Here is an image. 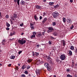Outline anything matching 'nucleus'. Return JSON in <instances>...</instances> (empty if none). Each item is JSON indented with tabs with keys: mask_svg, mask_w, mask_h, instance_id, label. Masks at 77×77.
Wrapping results in <instances>:
<instances>
[{
	"mask_svg": "<svg viewBox=\"0 0 77 77\" xmlns=\"http://www.w3.org/2000/svg\"><path fill=\"white\" fill-rule=\"evenodd\" d=\"M52 15L54 18H57L59 16V13L56 11H55L52 13Z\"/></svg>",
	"mask_w": 77,
	"mask_h": 77,
	"instance_id": "obj_1",
	"label": "nucleus"
},
{
	"mask_svg": "<svg viewBox=\"0 0 77 77\" xmlns=\"http://www.w3.org/2000/svg\"><path fill=\"white\" fill-rule=\"evenodd\" d=\"M18 42H19V44H20L21 45H23V44H25V43L26 42V41L22 39L21 40H19Z\"/></svg>",
	"mask_w": 77,
	"mask_h": 77,
	"instance_id": "obj_2",
	"label": "nucleus"
},
{
	"mask_svg": "<svg viewBox=\"0 0 77 77\" xmlns=\"http://www.w3.org/2000/svg\"><path fill=\"white\" fill-rule=\"evenodd\" d=\"M43 63V61H41V60H37L35 62V63L36 65H41V64L42 63Z\"/></svg>",
	"mask_w": 77,
	"mask_h": 77,
	"instance_id": "obj_3",
	"label": "nucleus"
},
{
	"mask_svg": "<svg viewBox=\"0 0 77 77\" xmlns=\"http://www.w3.org/2000/svg\"><path fill=\"white\" fill-rule=\"evenodd\" d=\"M54 29L52 27H49L48 28V30L47 31V32L48 33L51 32Z\"/></svg>",
	"mask_w": 77,
	"mask_h": 77,
	"instance_id": "obj_4",
	"label": "nucleus"
},
{
	"mask_svg": "<svg viewBox=\"0 0 77 77\" xmlns=\"http://www.w3.org/2000/svg\"><path fill=\"white\" fill-rule=\"evenodd\" d=\"M66 58V57L64 54H62L60 56V59L61 60H64Z\"/></svg>",
	"mask_w": 77,
	"mask_h": 77,
	"instance_id": "obj_5",
	"label": "nucleus"
},
{
	"mask_svg": "<svg viewBox=\"0 0 77 77\" xmlns=\"http://www.w3.org/2000/svg\"><path fill=\"white\" fill-rule=\"evenodd\" d=\"M66 20L67 23H71L72 22V20H71V19L69 18H68Z\"/></svg>",
	"mask_w": 77,
	"mask_h": 77,
	"instance_id": "obj_6",
	"label": "nucleus"
},
{
	"mask_svg": "<svg viewBox=\"0 0 77 77\" xmlns=\"http://www.w3.org/2000/svg\"><path fill=\"white\" fill-rule=\"evenodd\" d=\"M47 61L49 62H51V60H52V59L51 58V57H48L47 59H46Z\"/></svg>",
	"mask_w": 77,
	"mask_h": 77,
	"instance_id": "obj_7",
	"label": "nucleus"
},
{
	"mask_svg": "<svg viewBox=\"0 0 77 77\" xmlns=\"http://www.w3.org/2000/svg\"><path fill=\"white\" fill-rule=\"evenodd\" d=\"M47 20V17L44 18L42 22L43 24H44L46 22Z\"/></svg>",
	"mask_w": 77,
	"mask_h": 77,
	"instance_id": "obj_8",
	"label": "nucleus"
},
{
	"mask_svg": "<svg viewBox=\"0 0 77 77\" xmlns=\"http://www.w3.org/2000/svg\"><path fill=\"white\" fill-rule=\"evenodd\" d=\"M15 35V32H13L10 33V36H12L13 35Z\"/></svg>",
	"mask_w": 77,
	"mask_h": 77,
	"instance_id": "obj_9",
	"label": "nucleus"
},
{
	"mask_svg": "<svg viewBox=\"0 0 77 77\" xmlns=\"http://www.w3.org/2000/svg\"><path fill=\"white\" fill-rule=\"evenodd\" d=\"M35 8L37 9H40L41 8V6L38 5H36Z\"/></svg>",
	"mask_w": 77,
	"mask_h": 77,
	"instance_id": "obj_10",
	"label": "nucleus"
},
{
	"mask_svg": "<svg viewBox=\"0 0 77 77\" xmlns=\"http://www.w3.org/2000/svg\"><path fill=\"white\" fill-rule=\"evenodd\" d=\"M62 43H63V45L64 47H65V45H66V42L65 41V40H63L62 41Z\"/></svg>",
	"mask_w": 77,
	"mask_h": 77,
	"instance_id": "obj_11",
	"label": "nucleus"
},
{
	"mask_svg": "<svg viewBox=\"0 0 77 77\" xmlns=\"http://www.w3.org/2000/svg\"><path fill=\"white\" fill-rule=\"evenodd\" d=\"M34 18L36 21H38V17L36 16V15H35L34 16Z\"/></svg>",
	"mask_w": 77,
	"mask_h": 77,
	"instance_id": "obj_12",
	"label": "nucleus"
},
{
	"mask_svg": "<svg viewBox=\"0 0 77 77\" xmlns=\"http://www.w3.org/2000/svg\"><path fill=\"white\" fill-rule=\"evenodd\" d=\"M53 35H54V36H57L58 35V33L57 32H54L53 33Z\"/></svg>",
	"mask_w": 77,
	"mask_h": 77,
	"instance_id": "obj_13",
	"label": "nucleus"
},
{
	"mask_svg": "<svg viewBox=\"0 0 77 77\" xmlns=\"http://www.w3.org/2000/svg\"><path fill=\"white\" fill-rule=\"evenodd\" d=\"M26 68V65H23V66L22 67V69H24L25 68Z\"/></svg>",
	"mask_w": 77,
	"mask_h": 77,
	"instance_id": "obj_14",
	"label": "nucleus"
},
{
	"mask_svg": "<svg viewBox=\"0 0 77 77\" xmlns=\"http://www.w3.org/2000/svg\"><path fill=\"white\" fill-rule=\"evenodd\" d=\"M20 4L21 5H24V4H25V2L23 1H22L20 2Z\"/></svg>",
	"mask_w": 77,
	"mask_h": 77,
	"instance_id": "obj_15",
	"label": "nucleus"
},
{
	"mask_svg": "<svg viewBox=\"0 0 77 77\" xmlns=\"http://www.w3.org/2000/svg\"><path fill=\"white\" fill-rule=\"evenodd\" d=\"M15 56L12 55L11 56L10 59H15Z\"/></svg>",
	"mask_w": 77,
	"mask_h": 77,
	"instance_id": "obj_16",
	"label": "nucleus"
},
{
	"mask_svg": "<svg viewBox=\"0 0 77 77\" xmlns=\"http://www.w3.org/2000/svg\"><path fill=\"white\" fill-rule=\"evenodd\" d=\"M32 61V60L31 59H29L27 60V62L28 63H30Z\"/></svg>",
	"mask_w": 77,
	"mask_h": 77,
	"instance_id": "obj_17",
	"label": "nucleus"
},
{
	"mask_svg": "<svg viewBox=\"0 0 77 77\" xmlns=\"http://www.w3.org/2000/svg\"><path fill=\"white\" fill-rule=\"evenodd\" d=\"M44 65H45V67H46V68H47L48 66V63H45L44 64Z\"/></svg>",
	"mask_w": 77,
	"mask_h": 77,
	"instance_id": "obj_18",
	"label": "nucleus"
},
{
	"mask_svg": "<svg viewBox=\"0 0 77 77\" xmlns=\"http://www.w3.org/2000/svg\"><path fill=\"white\" fill-rule=\"evenodd\" d=\"M59 7V5H57L55 6H54V8H55V9H57V8H58Z\"/></svg>",
	"mask_w": 77,
	"mask_h": 77,
	"instance_id": "obj_19",
	"label": "nucleus"
},
{
	"mask_svg": "<svg viewBox=\"0 0 77 77\" xmlns=\"http://www.w3.org/2000/svg\"><path fill=\"white\" fill-rule=\"evenodd\" d=\"M47 68V69L48 71H50L51 69L50 66H48Z\"/></svg>",
	"mask_w": 77,
	"mask_h": 77,
	"instance_id": "obj_20",
	"label": "nucleus"
},
{
	"mask_svg": "<svg viewBox=\"0 0 77 77\" xmlns=\"http://www.w3.org/2000/svg\"><path fill=\"white\" fill-rule=\"evenodd\" d=\"M50 6H52L53 5H54V2H50L49 3Z\"/></svg>",
	"mask_w": 77,
	"mask_h": 77,
	"instance_id": "obj_21",
	"label": "nucleus"
},
{
	"mask_svg": "<svg viewBox=\"0 0 77 77\" xmlns=\"http://www.w3.org/2000/svg\"><path fill=\"white\" fill-rule=\"evenodd\" d=\"M69 54L70 56H71L72 54V52L71 51H69Z\"/></svg>",
	"mask_w": 77,
	"mask_h": 77,
	"instance_id": "obj_22",
	"label": "nucleus"
},
{
	"mask_svg": "<svg viewBox=\"0 0 77 77\" xmlns=\"http://www.w3.org/2000/svg\"><path fill=\"white\" fill-rule=\"evenodd\" d=\"M33 38H35V35H33L31 36V39H33Z\"/></svg>",
	"mask_w": 77,
	"mask_h": 77,
	"instance_id": "obj_23",
	"label": "nucleus"
},
{
	"mask_svg": "<svg viewBox=\"0 0 77 77\" xmlns=\"http://www.w3.org/2000/svg\"><path fill=\"white\" fill-rule=\"evenodd\" d=\"M10 20H15L14 17H13L11 16L10 17Z\"/></svg>",
	"mask_w": 77,
	"mask_h": 77,
	"instance_id": "obj_24",
	"label": "nucleus"
},
{
	"mask_svg": "<svg viewBox=\"0 0 77 77\" xmlns=\"http://www.w3.org/2000/svg\"><path fill=\"white\" fill-rule=\"evenodd\" d=\"M6 25L8 27H10V24H9V23H7L6 24Z\"/></svg>",
	"mask_w": 77,
	"mask_h": 77,
	"instance_id": "obj_25",
	"label": "nucleus"
},
{
	"mask_svg": "<svg viewBox=\"0 0 77 77\" xmlns=\"http://www.w3.org/2000/svg\"><path fill=\"white\" fill-rule=\"evenodd\" d=\"M74 46H71L70 47V49L71 50H73L74 49Z\"/></svg>",
	"mask_w": 77,
	"mask_h": 77,
	"instance_id": "obj_26",
	"label": "nucleus"
},
{
	"mask_svg": "<svg viewBox=\"0 0 77 77\" xmlns=\"http://www.w3.org/2000/svg\"><path fill=\"white\" fill-rule=\"evenodd\" d=\"M13 17L14 18H17V14H14L13 15Z\"/></svg>",
	"mask_w": 77,
	"mask_h": 77,
	"instance_id": "obj_27",
	"label": "nucleus"
},
{
	"mask_svg": "<svg viewBox=\"0 0 77 77\" xmlns=\"http://www.w3.org/2000/svg\"><path fill=\"white\" fill-rule=\"evenodd\" d=\"M56 22H54L52 23V25L53 26H56Z\"/></svg>",
	"mask_w": 77,
	"mask_h": 77,
	"instance_id": "obj_28",
	"label": "nucleus"
},
{
	"mask_svg": "<svg viewBox=\"0 0 77 77\" xmlns=\"http://www.w3.org/2000/svg\"><path fill=\"white\" fill-rule=\"evenodd\" d=\"M74 66V62H72V68H73Z\"/></svg>",
	"mask_w": 77,
	"mask_h": 77,
	"instance_id": "obj_29",
	"label": "nucleus"
},
{
	"mask_svg": "<svg viewBox=\"0 0 77 77\" xmlns=\"http://www.w3.org/2000/svg\"><path fill=\"white\" fill-rule=\"evenodd\" d=\"M20 0H17V3L19 5H20Z\"/></svg>",
	"mask_w": 77,
	"mask_h": 77,
	"instance_id": "obj_30",
	"label": "nucleus"
},
{
	"mask_svg": "<svg viewBox=\"0 0 77 77\" xmlns=\"http://www.w3.org/2000/svg\"><path fill=\"white\" fill-rule=\"evenodd\" d=\"M66 77H72V76L70 75H67V76Z\"/></svg>",
	"mask_w": 77,
	"mask_h": 77,
	"instance_id": "obj_31",
	"label": "nucleus"
},
{
	"mask_svg": "<svg viewBox=\"0 0 77 77\" xmlns=\"http://www.w3.org/2000/svg\"><path fill=\"white\" fill-rule=\"evenodd\" d=\"M63 23H65V22H66V19H65V18H63Z\"/></svg>",
	"mask_w": 77,
	"mask_h": 77,
	"instance_id": "obj_32",
	"label": "nucleus"
},
{
	"mask_svg": "<svg viewBox=\"0 0 77 77\" xmlns=\"http://www.w3.org/2000/svg\"><path fill=\"white\" fill-rule=\"evenodd\" d=\"M39 54L38 53H37L36 52H35V55L36 56H37L39 55Z\"/></svg>",
	"mask_w": 77,
	"mask_h": 77,
	"instance_id": "obj_33",
	"label": "nucleus"
},
{
	"mask_svg": "<svg viewBox=\"0 0 77 77\" xmlns=\"http://www.w3.org/2000/svg\"><path fill=\"white\" fill-rule=\"evenodd\" d=\"M38 35L39 36V37H40L41 36H42V34H41V32H40L38 33Z\"/></svg>",
	"mask_w": 77,
	"mask_h": 77,
	"instance_id": "obj_34",
	"label": "nucleus"
},
{
	"mask_svg": "<svg viewBox=\"0 0 77 77\" xmlns=\"http://www.w3.org/2000/svg\"><path fill=\"white\" fill-rule=\"evenodd\" d=\"M31 28L32 29V30H34L35 28H34V26H31Z\"/></svg>",
	"mask_w": 77,
	"mask_h": 77,
	"instance_id": "obj_35",
	"label": "nucleus"
},
{
	"mask_svg": "<svg viewBox=\"0 0 77 77\" xmlns=\"http://www.w3.org/2000/svg\"><path fill=\"white\" fill-rule=\"evenodd\" d=\"M24 73L26 74H28V72H27V71L26 70L24 72Z\"/></svg>",
	"mask_w": 77,
	"mask_h": 77,
	"instance_id": "obj_36",
	"label": "nucleus"
},
{
	"mask_svg": "<svg viewBox=\"0 0 77 77\" xmlns=\"http://www.w3.org/2000/svg\"><path fill=\"white\" fill-rule=\"evenodd\" d=\"M50 38L52 39H55V38L53 37V36H51Z\"/></svg>",
	"mask_w": 77,
	"mask_h": 77,
	"instance_id": "obj_37",
	"label": "nucleus"
},
{
	"mask_svg": "<svg viewBox=\"0 0 77 77\" xmlns=\"http://www.w3.org/2000/svg\"><path fill=\"white\" fill-rule=\"evenodd\" d=\"M14 39H15V38H14L10 39V41H13V40H14Z\"/></svg>",
	"mask_w": 77,
	"mask_h": 77,
	"instance_id": "obj_38",
	"label": "nucleus"
},
{
	"mask_svg": "<svg viewBox=\"0 0 77 77\" xmlns=\"http://www.w3.org/2000/svg\"><path fill=\"white\" fill-rule=\"evenodd\" d=\"M26 77V76L24 74H22L21 75V77Z\"/></svg>",
	"mask_w": 77,
	"mask_h": 77,
	"instance_id": "obj_39",
	"label": "nucleus"
},
{
	"mask_svg": "<svg viewBox=\"0 0 77 77\" xmlns=\"http://www.w3.org/2000/svg\"><path fill=\"white\" fill-rule=\"evenodd\" d=\"M5 17H6V18H9V15H7Z\"/></svg>",
	"mask_w": 77,
	"mask_h": 77,
	"instance_id": "obj_40",
	"label": "nucleus"
},
{
	"mask_svg": "<svg viewBox=\"0 0 77 77\" xmlns=\"http://www.w3.org/2000/svg\"><path fill=\"white\" fill-rule=\"evenodd\" d=\"M30 68V66H28L27 67V69H29V68Z\"/></svg>",
	"mask_w": 77,
	"mask_h": 77,
	"instance_id": "obj_41",
	"label": "nucleus"
},
{
	"mask_svg": "<svg viewBox=\"0 0 77 77\" xmlns=\"http://www.w3.org/2000/svg\"><path fill=\"white\" fill-rule=\"evenodd\" d=\"M44 32H42V35H45V31H44Z\"/></svg>",
	"mask_w": 77,
	"mask_h": 77,
	"instance_id": "obj_42",
	"label": "nucleus"
},
{
	"mask_svg": "<svg viewBox=\"0 0 77 77\" xmlns=\"http://www.w3.org/2000/svg\"><path fill=\"white\" fill-rule=\"evenodd\" d=\"M40 45L38 44L36 45V47H37V48H39V47Z\"/></svg>",
	"mask_w": 77,
	"mask_h": 77,
	"instance_id": "obj_43",
	"label": "nucleus"
},
{
	"mask_svg": "<svg viewBox=\"0 0 77 77\" xmlns=\"http://www.w3.org/2000/svg\"><path fill=\"white\" fill-rule=\"evenodd\" d=\"M8 67H10V66H12V64H9L8 65Z\"/></svg>",
	"mask_w": 77,
	"mask_h": 77,
	"instance_id": "obj_44",
	"label": "nucleus"
},
{
	"mask_svg": "<svg viewBox=\"0 0 77 77\" xmlns=\"http://www.w3.org/2000/svg\"><path fill=\"white\" fill-rule=\"evenodd\" d=\"M74 28V26L72 25L70 27L71 29H72L73 28Z\"/></svg>",
	"mask_w": 77,
	"mask_h": 77,
	"instance_id": "obj_45",
	"label": "nucleus"
},
{
	"mask_svg": "<svg viewBox=\"0 0 77 77\" xmlns=\"http://www.w3.org/2000/svg\"><path fill=\"white\" fill-rule=\"evenodd\" d=\"M36 73H37V74H38H38H39V70H37V71H36Z\"/></svg>",
	"mask_w": 77,
	"mask_h": 77,
	"instance_id": "obj_46",
	"label": "nucleus"
},
{
	"mask_svg": "<svg viewBox=\"0 0 77 77\" xmlns=\"http://www.w3.org/2000/svg\"><path fill=\"white\" fill-rule=\"evenodd\" d=\"M42 16H40L39 17V20H42Z\"/></svg>",
	"mask_w": 77,
	"mask_h": 77,
	"instance_id": "obj_47",
	"label": "nucleus"
},
{
	"mask_svg": "<svg viewBox=\"0 0 77 77\" xmlns=\"http://www.w3.org/2000/svg\"><path fill=\"white\" fill-rule=\"evenodd\" d=\"M33 35H36V32H33Z\"/></svg>",
	"mask_w": 77,
	"mask_h": 77,
	"instance_id": "obj_48",
	"label": "nucleus"
},
{
	"mask_svg": "<svg viewBox=\"0 0 77 77\" xmlns=\"http://www.w3.org/2000/svg\"><path fill=\"white\" fill-rule=\"evenodd\" d=\"M48 43L49 44H50V45H51V44H52V43L51 42V41H49L48 42Z\"/></svg>",
	"mask_w": 77,
	"mask_h": 77,
	"instance_id": "obj_49",
	"label": "nucleus"
},
{
	"mask_svg": "<svg viewBox=\"0 0 77 77\" xmlns=\"http://www.w3.org/2000/svg\"><path fill=\"white\" fill-rule=\"evenodd\" d=\"M22 53V51H19L18 52V54H21V53Z\"/></svg>",
	"mask_w": 77,
	"mask_h": 77,
	"instance_id": "obj_50",
	"label": "nucleus"
},
{
	"mask_svg": "<svg viewBox=\"0 0 77 77\" xmlns=\"http://www.w3.org/2000/svg\"><path fill=\"white\" fill-rule=\"evenodd\" d=\"M5 42H6V40L5 39L3 40H2V42H5Z\"/></svg>",
	"mask_w": 77,
	"mask_h": 77,
	"instance_id": "obj_51",
	"label": "nucleus"
},
{
	"mask_svg": "<svg viewBox=\"0 0 77 77\" xmlns=\"http://www.w3.org/2000/svg\"><path fill=\"white\" fill-rule=\"evenodd\" d=\"M2 13L0 12V18H2Z\"/></svg>",
	"mask_w": 77,
	"mask_h": 77,
	"instance_id": "obj_52",
	"label": "nucleus"
},
{
	"mask_svg": "<svg viewBox=\"0 0 77 77\" xmlns=\"http://www.w3.org/2000/svg\"><path fill=\"white\" fill-rule=\"evenodd\" d=\"M32 56H35V53L33 52H32Z\"/></svg>",
	"mask_w": 77,
	"mask_h": 77,
	"instance_id": "obj_53",
	"label": "nucleus"
},
{
	"mask_svg": "<svg viewBox=\"0 0 77 77\" xmlns=\"http://www.w3.org/2000/svg\"><path fill=\"white\" fill-rule=\"evenodd\" d=\"M45 15H46V13L45 12H44L43 13V15L44 17V16H45Z\"/></svg>",
	"mask_w": 77,
	"mask_h": 77,
	"instance_id": "obj_54",
	"label": "nucleus"
},
{
	"mask_svg": "<svg viewBox=\"0 0 77 77\" xmlns=\"http://www.w3.org/2000/svg\"><path fill=\"white\" fill-rule=\"evenodd\" d=\"M20 26H23V23H22L20 25Z\"/></svg>",
	"mask_w": 77,
	"mask_h": 77,
	"instance_id": "obj_55",
	"label": "nucleus"
},
{
	"mask_svg": "<svg viewBox=\"0 0 77 77\" xmlns=\"http://www.w3.org/2000/svg\"><path fill=\"white\" fill-rule=\"evenodd\" d=\"M2 45H5V42H2Z\"/></svg>",
	"mask_w": 77,
	"mask_h": 77,
	"instance_id": "obj_56",
	"label": "nucleus"
},
{
	"mask_svg": "<svg viewBox=\"0 0 77 77\" xmlns=\"http://www.w3.org/2000/svg\"><path fill=\"white\" fill-rule=\"evenodd\" d=\"M18 69H19L18 66L16 67V70H18Z\"/></svg>",
	"mask_w": 77,
	"mask_h": 77,
	"instance_id": "obj_57",
	"label": "nucleus"
},
{
	"mask_svg": "<svg viewBox=\"0 0 77 77\" xmlns=\"http://www.w3.org/2000/svg\"><path fill=\"white\" fill-rule=\"evenodd\" d=\"M6 30H9V28H8V27H7L6 28Z\"/></svg>",
	"mask_w": 77,
	"mask_h": 77,
	"instance_id": "obj_58",
	"label": "nucleus"
},
{
	"mask_svg": "<svg viewBox=\"0 0 77 77\" xmlns=\"http://www.w3.org/2000/svg\"><path fill=\"white\" fill-rule=\"evenodd\" d=\"M56 62H59L60 60H59L57 59L56 60Z\"/></svg>",
	"mask_w": 77,
	"mask_h": 77,
	"instance_id": "obj_59",
	"label": "nucleus"
},
{
	"mask_svg": "<svg viewBox=\"0 0 77 77\" xmlns=\"http://www.w3.org/2000/svg\"><path fill=\"white\" fill-rule=\"evenodd\" d=\"M33 26V24H32V23L31 24H30V26Z\"/></svg>",
	"mask_w": 77,
	"mask_h": 77,
	"instance_id": "obj_60",
	"label": "nucleus"
},
{
	"mask_svg": "<svg viewBox=\"0 0 77 77\" xmlns=\"http://www.w3.org/2000/svg\"><path fill=\"white\" fill-rule=\"evenodd\" d=\"M70 2H71V3H72L73 2V0H70Z\"/></svg>",
	"mask_w": 77,
	"mask_h": 77,
	"instance_id": "obj_61",
	"label": "nucleus"
},
{
	"mask_svg": "<svg viewBox=\"0 0 77 77\" xmlns=\"http://www.w3.org/2000/svg\"><path fill=\"white\" fill-rule=\"evenodd\" d=\"M69 69H67V72H69Z\"/></svg>",
	"mask_w": 77,
	"mask_h": 77,
	"instance_id": "obj_62",
	"label": "nucleus"
},
{
	"mask_svg": "<svg viewBox=\"0 0 77 77\" xmlns=\"http://www.w3.org/2000/svg\"><path fill=\"white\" fill-rule=\"evenodd\" d=\"M17 0H14V2H17Z\"/></svg>",
	"mask_w": 77,
	"mask_h": 77,
	"instance_id": "obj_63",
	"label": "nucleus"
},
{
	"mask_svg": "<svg viewBox=\"0 0 77 77\" xmlns=\"http://www.w3.org/2000/svg\"><path fill=\"white\" fill-rule=\"evenodd\" d=\"M75 52L77 53V48L76 49V50L75 51Z\"/></svg>",
	"mask_w": 77,
	"mask_h": 77,
	"instance_id": "obj_64",
	"label": "nucleus"
}]
</instances>
